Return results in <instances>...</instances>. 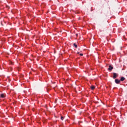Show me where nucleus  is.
I'll return each instance as SVG.
<instances>
[{
  "label": "nucleus",
  "instance_id": "obj_8",
  "mask_svg": "<svg viewBox=\"0 0 127 127\" xmlns=\"http://www.w3.org/2000/svg\"><path fill=\"white\" fill-rule=\"evenodd\" d=\"M61 120H62V121H63L64 120V117H63V116H62L61 117Z\"/></svg>",
  "mask_w": 127,
  "mask_h": 127
},
{
  "label": "nucleus",
  "instance_id": "obj_12",
  "mask_svg": "<svg viewBox=\"0 0 127 127\" xmlns=\"http://www.w3.org/2000/svg\"><path fill=\"white\" fill-rule=\"evenodd\" d=\"M76 36H78V34H76Z\"/></svg>",
  "mask_w": 127,
  "mask_h": 127
},
{
  "label": "nucleus",
  "instance_id": "obj_7",
  "mask_svg": "<svg viewBox=\"0 0 127 127\" xmlns=\"http://www.w3.org/2000/svg\"><path fill=\"white\" fill-rule=\"evenodd\" d=\"M0 96L1 98H4V94H0Z\"/></svg>",
  "mask_w": 127,
  "mask_h": 127
},
{
  "label": "nucleus",
  "instance_id": "obj_9",
  "mask_svg": "<svg viewBox=\"0 0 127 127\" xmlns=\"http://www.w3.org/2000/svg\"><path fill=\"white\" fill-rule=\"evenodd\" d=\"M80 56H83V54H80Z\"/></svg>",
  "mask_w": 127,
  "mask_h": 127
},
{
  "label": "nucleus",
  "instance_id": "obj_1",
  "mask_svg": "<svg viewBox=\"0 0 127 127\" xmlns=\"http://www.w3.org/2000/svg\"><path fill=\"white\" fill-rule=\"evenodd\" d=\"M117 77H118V74H117L116 73L114 72L113 73V79H116V78H117Z\"/></svg>",
  "mask_w": 127,
  "mask_h": 127
},
{
  "label": "nucleus",
  "instance_id": "obj_10",
  "mask_svg": "<svg viewBox=\"0 0 127 127\" xmlns=\"http://www.w3.org/2000/svg\"><path fill=\"white\" fill-rule=\"evenodd\" d=\"M77 54H80V52H78L77 53Z\"/></svg>",
  "mask_w": 127,
  "mask_h": 127
},
{
  "label": "nucleus",
  "instance_id": "obj_3",
  "mask_svg": "<svg viewBox=\"0 0 127 127\" xmlns=\"http://www.w3.org/2000/svg\"><path fill=\"white\" fill-rule=\"evenodd\" d=\"M113 69H114V67L112 66V65H109V67L108 68V70L109 71H112V70H113Z\"/></svg>",
  "mask_w": 127,
  "mask_h": 127
},
{
  "label": "nucleus",
  "instance_id": "obj_13",
  "mask_svg": "<svg viewBox=\"0 0 127 127\" xmlns=\"http://www.w3.org/2000/svg\"><path fill=\"white\" fill-rule=\"evenodd\" d=\"M54 89H55V87H54Z\"/></svg>",
  "mask_w": 127,
  "mask_h": 127
},
{
  "label": "nucleus",
  "instance_id": "obj_11",
  "mask_svg": "<svg viewBox=\"0 0 127 127\" xmlns=\"http://www.w3.org/2000/svg\"><path fill=\"white\" fill-rule=\"evenodd\" d=\"M95 103H96V104H98L99 102H96Z\"/></svg>",
  "mask_w": 127,
  "mask_h": 127
},
{
  "label": "nucleus",
  "instance_id": "obj_6",
  "mask_svg": "<svg viewBox=\"0 0 127 127\" xmlns=\"http://www.w3.org/2000/svg\"><path fill=\"white\" fill-rule=\"evenodd\" d=\"M91 90H94L95 89V86L94 85H92L91 87H90Z\"/></svg>",
  "mask_w": 127,
  "mask_h": 127
},
{
  "label": "nucleus",
  "instance_id": "obj_2",
  "mask_svg": "<svg viewBox=\"0 0 127 127\" xmlns=\"http://www.w3.org/2000/svg\"><path fill=\"white\" fill-rule=\"evenodd\" d=\"M115 81L116 84H120L121 83V80L118 79H116Z\"/></svg>",
  "mask_w": 127,
  "mask_h": 127
},
{
  "label": "nucleus",
  "instance_id": "obj_5",
  "mask_svg": "<svg viewBox=\"0 0 127 127\" xmlns=\"http://www.w3.org/2000/svg\"><path fill=\"white\" fill-rule=\"evenodd\" d=\"M73 46H74V47H75V48H78V45H77L76 44V43H74V44H73Z\"/></svg>",
  "mask_w": 127,
  "mask_h": 127
},
{
  "label": "nucleus",
  "instance_id": "obj_4",
  "mask_svg": "<svg viewBox=\"0 0 127 127\" xmlns=\"http://www.w3.org/2000/svg\"><path fill=\"white\" fill-rule=\"evenodd\" d=\"M125 80H126V78H125L124 77H122L121 78L120 81H125Z\"/></svg>",
  "mask_w": 127,
  "mask_h": 127
}]
</instances>
